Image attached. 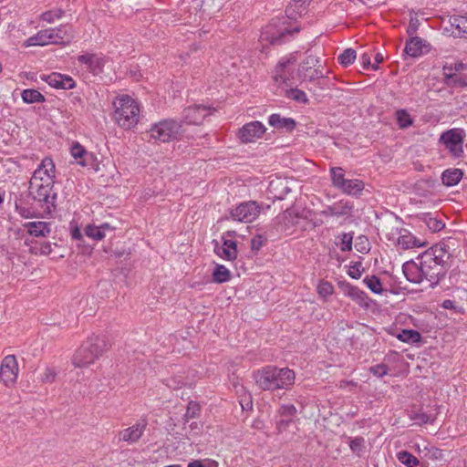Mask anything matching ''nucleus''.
Wrapping results in <instances>:
<instances>
[{
  "instance_id": "2",
  "label": "nucleus",
  "mask_w": 467,
  "mask_h": 467,
  "mask_svg": "<svg viewBox=\"0 0 467 467\" xmlns=\"http://www.w3.org/2000/svg\"><path fill=\"white\" fill-rule=\"evenodd\" d=\"M55 165L51 159L45 158L36 169L29 182V192L33 199L42 202L44 213L51 214L56 210L57 193L53 192V180Z\"/></svg>"
},
{
  "instance_id": "30",
  "label": "nucleus",
  "mask_w": 467,
  "mask_h": 467,
  "mask_svg": "<svg viewBox=\"0 0 467 467\" xmlns=\"http://www.w3.org/2000/svg\"><path fill=\"white\" fill-rule=\"evenodd\" d=\"M56 38H57V45H67L74 38V34L71 27L67 26H60L57 28H53Z\"/></svg>"
},
{
  "instance_id": "33",
  "label": "nucleus",
  "mask_w": 467,
  "mask_h": 467,
  "mask_svg": "<svg viewBox=\"0 0 467 467\" xmlns=\"http://www.w3.org/2000/svg\"><path fill=\"white\" fill-rule=\"evenodd\" d=\"M330 174L333 186L340 190L347 181L344 170L341 167H333L330 169Z\"/></svg>"
},
{
  "instance_id": "22",
  "label": "nucleus",
  "mask_w": 467,
  "mask_h": 467,
  "mask_svg": "<svg viewBox=\"0 0 467 467\" xmlns=\"http://www.w3.org/2000/svg\"><path fill=\"white\" fill-rule=\"evenodd\" d=\"M78 62L87 66V68L94 75L102 71L103 60L93 54H84L78 57Z\"/></svg>"
},
{
  "instance_id": "11",
  "label": "nucleus",
  "mask_w": 467,
  "mask_h": 467,
  "mask_svg": "<svg viewBox=\"0 0 467 467\" xmlns=\"http://www.w3.org/2000/svg\"><path fill=\"white\" fill-rule=\"evenodd\" d=\"M262 206L254 201H249L240 203L230 213L233 220L242 223H251L254 221L261 213Z\"/></svg>"
},
{
  "instance_id": "45",
  "label": "nucleus",
  "mask_w": 467,
  "mask_h": 467,
  "mask_svg": "<svg viewBox=\"0 0 467 467\" xmlns=\"http://www.w3.org/2000/svg\"><path fill=\"white\" fill-rule=\"evenodd\" d=\"M451 26H455L460 33H467V18L464 16H452L450 19Z\"/></svg>"
},
{
  "instance_id": "56",
  "label": "nucleus",
  "mask_w": 467,
  "mask_h": 467,
  "mask_svg": "<svg viewBox=\"0 0 467 467\" xmlns=\"http://www.w3.org/2000/svg\"><path fill=\"white\" fill-rule=\"evenodd\" d=\"M61 85V89H71L76 83L69 76L62 75Z\"/></svg>"
},
{
  "instance_id": "14",
  "label": "nucleus",
  "mask_w": 467,
  "mask_h": 467,
  "mask_svg": "<svg viewBox=\"0 0 467 467\" xmlns=\"http://www.w3.org/2000/svg\"><path fill=\"white\" fill-rule=\"evenodd\" d=\"M147 422L141 420L136 424L120 431L118 434L119 440L128 443H136L141 438L144 431L146 430Z\"/></svg>"
},
{
  "instance_id": "6",
  "label": "nucleus",
  "mask_w": 467,
  "mask_h": 467,
  "mask_svg": "<svg viewBox=\"0 0 467 467\" xmlns=\"http://www.w3.org/2000/svg\"><path fill=\"white\" fill-rule=\"evenodd\" d=\"M182 134V124L174 119H164L151 126L146 135L149 140L170 142L177 140Z\"/></svg>"
},
{
  "instance_id": "37",
  "label": "nucleus",
  "mask_w": 467,
  "mask_h": 467,
  "mask_svg": "<svg viewBox=\"0 0 467 467\" xmlns=\"http://www.w3.org/2000/svg\"><path fill=\"white\" fill-rule=\"evenodd\" d=\"M345 294L357 301L359 305L365 304L367 298L366 294L358 287L348 285L346 286Z\"/></svg>"
},
{
  "instance_id": "16",
  "label": "nucleus",
  "mask_w": 467,
  "mask_h": 467,
  "mask_svg": "<svg viewBox=\"0 0 467 467\" xmlns=\"http://www.w3.org/2000/svg\"><path fill=\"white\" fill-rule=\"evenodd\" d=\"M467 66L462 62L445 64L442 67L445 84H447L448 86H451L452 84L458 86H466V82L462 80L461 78H456V75L454 74V72L465 70Z\"/></svg>"
},
{
  "instance_id": "61",
  "label": "nucleus",
  "mask_w": 467,
  "mask_h": 467,
  "mask_svg": "<svg viewBox=\"0 0 467 467\" xmlns=\"http://www.w3.org/2000/svg\"><path fill=\"white\" fill-rule=\"evenodd\" d=\"M190 429H191V431L193 433V434H199L201 431H202V424L201 422H197V421H194V422H192L190 425H189Z\"/></svg>"
},
{
  "instance_id": "51",
  "label": "nucleus",
  "mask_w": 467,
  "mask_h": 467,
  "mask_svg": "<svg viewBox=\"0 0 467 467\" xmlns=\"http://www.w3.org/2000/svg\"><path fill=\"white\" fill-rule=\"evenodd\" d=\"M389 368L385 364H378L369 368V371L376 377L381 378L389 373Z\"/></svg>"
},
{
  "instance_id": "21",
  "label": "nucleus",
  "mask_w": 467,
  "mask_h": 467,
  "mask_svg": "<svg viewBox=\"0 0 467 467\" xmlns=\"http://www.w3.org/2000/svg\"><path fill=\"white\" fill-rule=\"evenodd\" d=\"M214 252L221 258L233 261L237 256L236 243L233 240H224L222 246L215 245Z\"/></svg>"
},
{
  "instance_id": "44",
  "label": "nucleus",
  "mask_w": 467,
  "mask_h": 467,
  "mask_svg": "<svg viewBox=\"0 0 467 467\" xmlns=\"http://www.w3.org/2000/svg\"><path fill=\"white\" fill-rule=\"evenodd\" d=\"M200 412V405L195 401H190L188 403L186 412L184 414L185 422L191 419L196 418Z\"/></svg>"
},
{
  "instance_id": "60",
  "label": "nucleus",
  "mask_w": 467,
  "mask_h": 467,
  "mask_svg": "<svg viewBox=\"0 0 467 467\" xmlns=\"http://www.w3.org/2000/svg\"><path fill=\"white\" fill-rule=\"evenodd\" d=\"M291 421H292L291 419H288V418L280 420L277 422L278 431H283L286 430V428L289 426Z\"/></svg>"
},
{
  "instance_id": "18",
  "label": "nucleus",
  "mask_w": 467,
  "mask_h": 467,
  "mask_svg": "<svg viewBox=\"0 0 467 467\" xmlns=\"http://www.w3.org/2000/svg\"><path fill=\"white\" fill-rule=\"evenodd\" d=\"M29 235L34 237H47L51 233V223L44 221L27 222L23 224Z\"/></svg>"
},
{
  "instance_id": "1",
  "label": "nucleus",
  "mask_w": 467,
  "mask_h": 467,
  "mask_svg": "<svg viewBox=\"0 0 467 467\" xmlns=\"http://www.w3.org/2000/svg\"><path fill=\"white\" fill-rule=\"evenodd\" d=\"M451 263L450 246L441 242L418 256L417 261L404 263L402 272L410 283H426L433 288L445 276Z\"/></svg>"
},
{
  "instance_id": "15",
  "label": "nucleus",
  "mask_w": 467,
  "mask_h": 467,
  "mask_svg": "<svg viewBox=\"0 0 467 467\" xmlns=\"http://www.w3.org/2000/svg\"><path fill=\"white\" fill-rule=\"evenodd\" d=\"M211 114L210 109L201 105H193L183 110V122L187 124H200L205 117Z\"/></svg>"
},
{
  "instance_id": "17",
  "label": "nucleus",
  "mask_w": 467,
  "mask_h": 467,
  "mask_svg": "<svg viewBox=\"0 0 467 467\" xmlns=\"http://www.w3.org/2000/svg\"><path fill=\"white\" fill-rule=\"evenodd\" d=\"M53 28L40 30L36 35L26 40V46H46L49 44L57 45V38Z\"/></svg>"
},
{
  "instance_id": "52",
  "label": "nucleus",
  "mask_w": 467,
  "mask_h": 467,
  "mask_svg": "<svg viewBox=\"0 0 467 467\" xmlns=\"http://www.w3.org/2000/svg\"><path fill=\"white\" fill-rule=\"evenodd\" d=\"M365 445V439L362 437H357L353 439L350 443V449L353 452L359 454V452L363 450Z\"/></svg>"
},
{
  "instance_id": "7",
  "label": "nucleus",
  "mask_w": 467,
  "mask_h": 467,
  "mask_svg": "<svg viewBox=\"0 0 467 467\" xmlns=\"http://www.w3.org/2000/svg\"><path fill=\"white\" fill-rule=\"evenodd\" d=\"M296 58L294 55L282 57L275 67L273 79L281 90L295 85V76L292 67Z\"/></svg>"
},
{
  "instance_id": "34",
  "label": "nucleus",
  "mask_w": 467,
  "mask_h": 467,
  "mask_svg": "<svg viewBox=\"0 0 467 467\" xmlns=\"http://www.w3.org/2000/svg\"><path fill=\"white\" fill-rule=\"evenodd\" d=\"M230 271L222 265H217L213 273V280L215 283L222 284L230 279Z\"/></svg>"
},
{
  "instance_id": "26",
  "label": "nucleus",
  "mask_w": 467,
  "mask_h": 467,
  "mask_svg": "<svg viewBox=\"0 0 467 467\" xmlns=\"http://www.w3.org/2000/svg\"><path fill=\"white\" fill-rule=\"evenodd\" d=\"M309 0H293L285 9V14L288 18L296 19L301 16L306 9V3Z\"/></svg>"
},
{
  "instance_id": "23",
  "label": "nucleus",
  "mask_w": 467,
  "mask_h": 467,
  "mask_svg": "<svg viewBox=\"0 0 467 467\" xmlns=\"http://www.w3.org/2000/svg\"><path fill=\"white\" fill-rule=\"evenodd\" d=\"M425 44L419 36H413L406 42L405 53L411 57H418L423 54Z\"/></svg>"
},
{
  "instance_id": "58",
  "label": "nucleus",
  "mask_w": 467,
  "mask_h": 467,
  "mask_svg": "<svg viewBox=\"0 0 467 467\" xmlns=\"http://www.w3.org/2000/svg\"><path fill=\"white\" fill-rule=\"evenodd\" d=\"M184 382L182 379H169L166 380V385L171 389H180Z\"/></svg>"
},
{
  "instance_id": "10",
  "label": "nucleus",
  "mask_w": 467,
  "mask_h": 467,
  "mask_svg": "<svg viewBox=\"0 0 467 467\" xmlns=\"http://www.w3.org/2000/svg\"><path fill=\"white\" fill-rule=\"evenodd\" d=\"M465 131L462 129H451L441 133L440 142H441L450 153L456 157H462L463 153V140Z\"/></svg>"
},
{
  "instance_id": "9",
  "label": "nucleus",
  "mask_w": 467,
  "mask_h": 467,
  "mask_svg": "<svg viewBox=\"0 0 467 467\" xmlns=\"http://www.w3.org/2000/svg\"><path fill=\"white\" fill-rule=\"evenodd\" d=\"M297 77L302 82H313L325 78L319 57L309 55L299 65Z\"/></svg>"
},
{
  "instance_id": "13",
  "label": "nucleus",
  "mask_w": 467,
  "mask_h": 467,
  "mask_svg": "<svg viewBox=\"0 0 467 467\" xmlns=\"http://www.w3.org/2000/svg\"><path fill=\"white\" fill-rule=\"evenodd\" d=\"M266 128L257 120L244 124L239 129L237 136L243 143L254 142L265 133Z\"/></svg>"
},
{
  "instance_id": "43",
  "label": "nucleus",
  "mask_w": 467,
  "mask_h": 467,
  "mask_svg": "<svg viewBox=\"0 0 467 467\" xmlns=\"http://www.w3.org/2000/svg\"><path fill=\"white\" fill-rule=\"evenodd\" d=\"M64 11L61 9L49 10L41 15V20L47 23H54L57 19L63 16Z\"/></svg>"
},
{
  "instance_id": "4",
  "label": "nucleus",
  "mask_w": 467,
  "mask_h": 467,
  "mask_svg": "<svg viewBox=\"0 0 467 467\" xmlns=\"http://www.w3.org/2000/svg\"><path fill=\"white\" fill-rule=\"evenodd\" d=\"M106 348V341L99 336L88 337L73 355V366L84 368L93 365L103 355Z\"/></svg>"
},
{
  "instance_id": "54",
  "label": "nucleus",
  "mask_w": 467,
  "mask_h": 467,
  "mask_svg": "<svg viewBox=\"0 0 467 467\" xmlns=\"http://www.w3.org/2000/svg\"><path fill=\"white\" fill-rule=\"evenodd\" d=\"M16 211L21 217L26 219L36 217L35 213L32 212L30 208L18 205L17 203L16 204Z\"/></svg>"
},
{
  "instance_id": "55",
  "label": "nucleus",
  "mask_w": 467,
  "mask_h": 467,
  "mask_svg": "<svg viewBox=\"0 0 467 467\" xmlns=\"http://www.w3.org/2000/svg\"><path fill=\"white\" fill-rule=\"evenodd\" d=\"M410 419L415 420L418 424H425L431 421V416L424 412L412 413Z\"/></svg>"
},
{
  "instance_id": "35",
  "label": "nucleus",
  "mask_w": 467,
  "mask_h": 467,
  "mask_svg": "<svg viewBox=\"0 0 467 467\" xmlns=\"http://www.w3.org/2000/svg\"><path fill=\"white\" fill-rule=\"evenodd\" d=\"M400 341L406 343H417L421 340L420 334L412 329H403L397 337Z\"/></svg>"
},
{
  "instance_id": "47",
  "label": "nucleus",
  "mask_w": 467,
  "mask_h": 467,
  "mask_svg": "<svg viewBox=\"0 0 467 467\" xmlns=\"http://www.w3.org/2000/svg\"><path fill=\"white\" fill-rule=\"evenodd\" d=\"M340 239V250L343 252L350 251L352 249L353 234L351 233H344Z\"/></svg>"
},
{
  "instance_id": "5",
  "label": "nucleus",
  "mask_w": 467,
  "mask_h": 467,
  "mask_svg": "<svg viewBox=\"0 0 467 467\" xmlns=\"http://www.w3.org/2000/svg\"><path fill=\"white\" fill-rule=\"evenodd\" d=\"M115 110L113 118L117 124L130 130L135 127L140 119V107L138 102L129 95H121L113 102Z\"/></svg>"
},
{
  "instance_id": "42",
  "label": "nucleus",
  "mask_w": 467,
  "mask_h": 467,
  "mask_svg": "<svg viewBox=\"0 0 467 467\" xmlns=\"http://www.w3.org/2000/svg\"><path fill=\"white\" fill-rule=\"evenodd\" d=\"M41 78L45 80L49 86L55 88H61L62 74L54 72L50 75H44L41 77Z\"/></svg>"
},
{
  "instance_id": "49",
  "label": "nucleus",
  "mask_w": 467,
  "mask_h": 467,
  "mask_svg": "<svg viewBox=\"0 0 467 467\" xmlns=\"http://www.w3.org/2000/svg\"><path fill=\"white\" fill-rule=\"evenodd\" d=\"M364 268L362 267L361 263H356L353 265H350L348 271V275L354 278L359 279L362 275Z\"/></svg>"
},
{
  "instance_id": "29",
  "label": "nucleus",
  "mask_w": 467,
  "mask_h": 467,
  "mask_svg": "<svg viewBox=\"0 0 467 467\" xmlns=\"http://www.w3.org/2000/svg\"><path fill=\"white\" fill-rule=\"evenodd\" d=\"M281 91L284 93L285 98L292 99L297 103L306 104L308 102L306 94L303 90L294 88V86L285 88Z\"/></svg>"
},
{
  "instance_id": "41",
  "label": "nucleus",
  "mask_w": 467,
  "mask_h": 467,
  "mask_svg": "<svg viewBox=\"0 0 467 467\" xmlns=\"http://www.w3.org/2000/svg\"><path fill=\"white\" fill-rule=\"evenodd\" d=\"M363 282L373 293L380 294L382 292V285L378 276H367L364 278Z\"/></svg>"
},
{
  "instance_id": "20",
  "label": "nucleus",
  "mask_w": 467,
  "mask_h": 467,
  "mask_svg": "<svg viewBox=\"0 0 467 467\" xmlns=\"http://www.w3.org/2000/svg\"><path fill=\"white\" fill-rule=\"evenodd\" d=\"M70 153L77 163L81 166H88L89 162L94 159L93 153L86 150V149L78 142L72 144L70 148Z\"/></svg>"
},
{
  "instance_id": "19",
  "label": "nucleus",
  "mask_w": 467,
  "mask_h": 467,
  "mask_svg": "<svg viewBox=\"0 0 467 467\" xmlns=\"http://www.w3.org/2000/svg\"><path fill=\"white\" fill-rule=\"evenodd\" d=\"M351 211L352 205H350L348 202L341 200L332 205L327 206L320 212V214L325 217H340L350 214Z\"/></svg>"
},
{
  "instance_id": "32",
  "label": "nucleus",
  "mask_w": 467,
  "mask_h": 467,
  "mask_svg": "<svg viewBox=\"0 0 467 467\" xmlns=\"http://www.w3.org/2000/svg\"><path fill=\"white\" fill-rule=\"evenodd\" d=\"M21 97L23 101L27 104L45 101V97L36 89H25Z\"/></svg>"
},
{
  "instance_id": "8",
  "label": "nucleus",
  "mask_w": 467,
  "mask_h": 467,
  "mask_svg": "<svg viewBox=\"0 0 467 467\" xmlns=\"http://www.w3.org/2000/svg\"><path fill=\"white\" fill-rule=\"evenodd\" d=\"M299 31L298 27L289 29L284 25H277L272 23L263 28L260 35V41L262 43L267 42L271 45H281L285 43L290 36Z\"/></svg>"
},
{
  "instance_id": "31",
  "label": "nucleus",
  "mask_w": 467,
  "mask_h": 467,
  "mask_svg": "<svg viewBox=\"0 0 467 467\" xmlns=\"http://www.w3.org/2000/svg\"><path fill=\"white\" fill-rule=\"evenodd\" d=\"M269 190L280 200L284 199V197L290 192L286 182L282 180L272 181L269 185Z\"/></svg>"
},
{
  "instance_id": "48",
  "label": "nucleus",
  "mask_w": 467,
  "mask_h": 467,
  "mask_svg": "<svg viewBox=\"0 0 467 467\" xmlns=\"http://www.w3.org/2000/svg\"><path fill=\"white\" fill-rule=\"evenodd\" d=\"M333 285L329 282H320L317 286V292L319 296L327 297L333 293Z\"/></svg>"
},
{
  "instance_id": "59",
  "label": "nucleus",
  "mask_w": 467,
  "mask_h": 467,
  "mask_svg": "<svg viewBox=\"0 0 467 467\" xmlns=\"http://www.w3.org/2000/svg\"><path fill=\"white\" fill-rule=\"evenodd\" d=\"M51 252H52L51 244L48 242L44 243L41 245L40 250H39V254H43V255H48L51 254Z\"/></svg>"
},
{
  "instance_id": "25",
  "label": "nucleus",
  "mask_w": 467,
  "mask_h": 467,
  "mask_svg": "<svg viewBox=\"0 0 467 467\" xmlns=\"http://www.w3.org/2000/svg\"><path fill=\"white\" fill-rule=\"evenodd\" d=\"M463 172L460 169H448L441 174V182L448 187L457 185L462 179Z\"/></svg>"
},
{
  "instance_id": "27",
  "label": "nucleus",
  "mask_w": 467,
  "mask_h": 467,
  "mask_svg": "<svg viewBox=\"0 0 467 467\" xmlns=\"http://www.w3.org/2000/svg\"><path fill=\"white\" fill-rule=\"evenodd\" d=\"M365 184L358 179L348 180L345 182L340 191L348 195H358L364 190Z\"/></svg>"
},
{
  "instance_id": "46",
  "label": "nucleus",
  "mask_w": 467,
  "mask_h": 467,
  "mask_svg": "<svg viewBox=\"0 0 467 467\" xmlns=\"http://www.w3.org/2000/svg\"><path fill=\"white\" fill-rule=\"evenodd\" d=\"M85 233L88 237L97 241L105 237L99 225H88L85 229Z\"/></svg>"
},
{
  "instance_id": "53",
  "label": "nucleus",
  "mask_w": 467,
  "mask_h": 467,
  "mask_svg": "<svg viewBox=\"0 0 467 467\" xmlns=\"http://www.w3.org/2000/svg\"><path fill=\"white\" fill-rule=\"evenodd\" d=\"M279 413L282 417H293L296 413V408L292 404L282 405L279 409Z\"/></svg>"
},
{
  "instance_id": "40",
  "label": "nucleus",
  "mask_w": 467,
  "mask_h": 467,
  "mask_svg": "<svg viewBox=\"0 0 467 467\" xmlns=\"http://www.w3.org/2000/svg\"><path fill=\"white\" fill-rule=\"evenodd\" d=\"M397 122L400 129H406L412 125L413 120L406 109H399L396 112Z\"/></svg>"
},
{
  "instance_id": "63",
  "label": "nucleus",
  "mask_w": 467,
  "mask_h": 467,
  "mask_svg": "<svg viewBox=\"0 0 467 467\" xmlns=\"http://www.w3.org/2000/svg\"><path fill=\"white\" fill-rule=\"evenodd\" d=\"M101 231H102V234H104V236H106V234L107 233H113L114 230L116 229L115 226H112L110 225L109 223H101L99 225Z\"/></svg>"
},
{
  "instance_id": "57",
  "label": "nucleus",
  "mask_w": 467,
  "mask_h": 467,
  "mask_svg": "<svg viewBox=\"0 0 467 467\" xmlns=\"http://www.w3.org/2000/svg\"><path fill=\"white\" fill-rule=\"evenodd\" d=\"M56 376L57 372L54 368H47L43 374L42 380L45 382H53L56 379Z\"/></svg>"
},
{
  "instance_id": "3",
  "label": "nucleus",
  "mask_w": 467,
  "mask_h": 467,
  "mask_svg": "<svg viewBox=\"0 0 467 467\" xmlns=\"http://www.w3.org/2000/svg\"><path fill=\"white\" fill-rule=\"evenodd\" d=\"M295 379V372L288 368L266 366L254 372L255 384L262 390L289 389L294 385Z\"/></svg>"
},
{
  "instance_id": "38",
  "label": "nucleus",
  "mask_w": 467,
  "mask_h": 467,
  "mask_svg": "<svg viewBox=\"0 0 467 467\" xmlns=\"http://www.w3.org/2000/svg\"><path fill=\"white\" fill-rule=\"evenodd\" d=\"M357 57V53L352 48L345 49L338 57L337 61L343 67H348L353 64Z\"/></svg>"
},
{
  "instance_id": "64",
  "label": "nucleus",
  "mask_w": 467,
  "mask_h": 467,
  "mask_svg": "<svg viewBox=\"0 0 467 467\" xmlns=\"http://www.w3.org/2000/svg\"><path fill=\"white\" fill-rule=\"evenodd\" d=\"M442 307L445 308V309H453V310H456L457 309V306H456V303L455 301L453 300H451V299H446L442 302L441 304Z\"/></svg>"
},
{
  "instance_id": "62",
  "label": "nucleus",
  "mask_w": 467,
  "mask_h": 467,
  "mask_svg": "<svg viewBox=\"0 0 467 467\" xmlns=\"http://www.w3.org/2000/svg\"><path fill=\"white\" fill-rule=\"evenodd\" d=\"M361 62H362L363 68H365V69H368L372 66V64L370 62V57L367 53H364L361 56Z\"/></svg>"
},
{
  "instance_id": "39",
  "label": "nucleus",
  "mask_w": 467,
  "mask_h": 467,
  "mask_svg": "<svg viewBox=\"0 0 467 467\" xmlns=\"http://www.w3.org/2000/svg\"><path fill=\"white\" fill-rule=\"evenodd\" d=\"M423 221L427 227L433 233L439 232L444 228L442 221L431 216L430 213L424 215Z\"/></svg>"
},
{
  "instance_id": "50",
  "label": "nucleus",
  "mask_w": 467,
  "mask_h": 467,
  "mask_svg": "<svg viewBox=\"0 0 467 467\" xmlns=\"http://www.w3.org/2000/svg\"><path fill=\"white\" fill-rule=\"evenodd\" d=\"M266 243V238L261 234H257L251 239V249L254 252H258L263 245Z\"/></svg>"
},
{
  "instance_id": "36",
  "label": "nucleus",
  "mask_w": 467,
  "mask_h": 467,
  "mask_svg": "<svg viewBox=\"0 0 467 467\" xmlns=\"http://www.w3.org/2000/svg\"><path fill=\"white\" fill-rule=\"evenodd\" d=\"M397 459L406 467H417L419 460L407 451H401L397 453Z\"/></svg>"
},
{
  "instance_id": "28",
  "label": "nucleus",
  "mask_w": 467,
  "mask_h": 467,
  "mask_svg": "<svg viewBox=\"0 0 467 467\" xmlns=\"http://www.w3.org/2000/svg\"><path fill=\"white\" fill-rule=\"evenodd\" d=\"M397 242L402 249L420 247L422 245V244L415 236H413L406 230H404V234H400Z\"/></svg>"
},
{
  "instance_id": "12",
  "label": "nucleus",
  "mask_w": 467,
  "mask_h": 467,
  "mask_svg": "<svg viewBox=\"0 0 467 467\" xmlns=\"http://www.w3.org/2000/svg\"><path fill=\"white\" fill-rule=\"evenodd\" d=\"M18 364L14 355L4 358L0 366V380L6 386L12 387L16 382Z\"/></svg>"
},
{
  "instance_id": "24",
  "label": "nucleus",
  "mask_w": 467,
  "mask_h": 467,
  "mask_svg": "<svg viewBox=\"0 0 467 467\" xmlns=\"http://www.w3.org/2000/svg\"><path fill=\"white\" fill-rule=\"evenodd\" d=\"M269 124L276 129H285L291 131L296 128V121L292 118H282L279 114H272L268 119Z\"/></svg>"
}]
</instances>
